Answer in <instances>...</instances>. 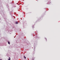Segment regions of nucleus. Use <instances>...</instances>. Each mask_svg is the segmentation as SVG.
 <instances>
[{
	"label": "nucleus",
	"mask_w": 60,
	"mask_h": 60,
	"mask_svg": "<svg viewBox=\"0 0 60 60\" xmlns=\"http://www.w3.org/2000/svg\"><path fill=\"white\" fill-rule=\"evenodd\" d=\"M8 60H11V58L10 57H9V58L8 59Z\"/></svg>",
	"instance_id": "1"
},
{
	"label": "nucleus",
	"mask_w": 60,
	"mask_h": 60,
	"mask_svg": "<svg viewBox=\"0 0 60 60\" xmlns=\"http://www.w3.org/2000/svg\"><path fill=\"white\" fill-rule=\"evenodd\" d=\"M15 24H18V22H16L15 23Z\"/></svg>",
	"instance_id": "2"
},
{
	"label": "nucleus",
	"mask_w": 60,
	"mask_h": 60,
	"mask_svg": "<svg viewBox=\"0 0 60 60\" xmlns=\"http://www.w3.org/2000/svg\"><path fill=\"white\" fill-rule=\"evenodd\" d=\"M8 43L9 44H10V43L9 42H8Z\"/></svg>",
	"instance_id": "3"
},
{
	"label": "nucleus",
	"mask_w": 60,
	"mask_h": 60,
	"mask_svg": "<svg viewBox=\"0 0 60 60\" xmlns=\"http://www.w3.org/2000/svg\"><path fill=\"white\" fill-rule=\"evenodd\" d=\"M24 56V58H25V59H26V57H25V56Z\"/></svg>",
	"instance_id": "4"
},
{
	"label": "nucleus",
	"mask_w": 60,
	"mask_h": 60,
	"mask_svg": "<svg viewBox=\"0 0 60 60\" xmlns=\"http://www.w3.org/2000/svg\"><path fill=\"white\" fill-rule=\"evenodd\" d=\"M45 39H46V41H47V39L45 38Z\"/></svg>",
	"instance_id": "5"
},
{
	"label": "nucleus",
	"mask_w": 60,
	"mask_h": 60,
	"mask_svg": "<svg viewBox=\"0 0 60 60\" xmlns=\"http://www.w3.org/2000/svg\"><path fill=\"white\" fill-rule=\"evenodd\" d=\"M0 60H2V59H0Z\"/></svg>",
	"instance_id": "6"
}]
</instances>
